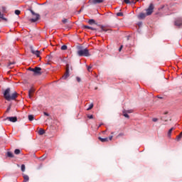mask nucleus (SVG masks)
I'll use <instances>...</instances> for the list:
<instances>
[{
  "label": "nucleus",
  "mask_w": 182,
  "mask_h": 182,
  "mask_svg": "<svg viewBox=\"0 0 182 182\" xmlns=\"http://www.w3.org/2000/svg\"><path fill=\"white\" fill-rule=\"evenodd\" d=\"M11 89L7 88L4 93V97L6 100H8L9 102L11 100H15L16 97H18V92H14L13 94L11 95Z\"/></svg>",
  "instance_id": "1"
},
{
  "label": "nucleus",
  "mask_w": 182,
  "mask_h": 182,
  "mask_svg": "<svg viewBox=\"0 0 182 182\" xmlns=\"http://www.w3.org/2000/svg\"><path fill=\"white\" fill-rule=\"evenodd\" d=\"M78 56H90V54L89 53V50L87 48H85L83 50H79L77 51Z\"/></svg>",
  "instance_id": "2"
},
{
  "label": "nucleus",
  "mask_w": 182,
  "mask_h": 182,
  "mask_svg": "<svg viewBox=\"0 0 182 182\" xmlns=\"http://www.w3.org/2000/svg\"><path fill=\"white\" fill-rule=\"evenodd\" d=\"M29 70H31V72H33L34 75H42V68H39V67H36L35 68H30Z\"/></svg>",
  "instance_id": "3"
},
{
  "label": "nucleus",
  "mask_w": 182,
  "mask_h": 182,
  "mask_svg": "<svg viewBox=\"0 0 182 182\" xmlns=\"http://www.w3.org/2000/svg\"><path fill=\"white\" fill-rule=\"evenodd\" d=\"M174 25H175V26H177V28H181L182 17H177L176 18H175Z\"/></svg>",
  "instance_id": "4"
},
{
  "label": "nucleus",
  "mask_w": 182,
  "mask_h": 182,
  "mask_svg": "<svg viewBox=\"0 0 182 182\" xmlns=\"http://www.w3.org/2000/svg\"><path fill=\"white\" fill-rule=\"evenodd\" d=\"M153 11H154V5H153V4H151L149 8L146 9L147 16L151 15L153 14Z\"/></svg>",
  "instance_id": "5"
},
{
  "label": "nucleus",
  "mask_w": 182,
  "mask_h": 182,
  "mask_svg": "<svg viewBox=\"0 0 182 182\" xmlns=\"http://www.w3.org/2000/svg\"><path fill=\"white\" fill-rule=\"evenodd\" d=\"M31 14L33 15H34V16H36V18H31L29 21L30 22H37V21H39V18L41 16H39V14H35V12H33V11H31Z\"/></svg>",
  "instance_id": "6"
},
{
  "label": "nucleus",
  "mask_w": 182,
  "mask_h": 182,
  "mask_svg": "<svg viewBox=\"0 0 182 182\" xmlns=\"http://www.w3.org/2000/svg\"><path fill=\"white\" fill-rule=\"evenodd\" d=\"M69 77V64L66 65L65 73L63 76V79H68Z\"/></svg>",
  "instance_id": "7"
},
{
  "label": "nucleus",
  "mask_w": 182,
  "mask_h": 182,
  "mask_svg": "<svg viewBox=\"0 0 182 182\" xmlns=\"http://www.w3.org/2000/svg\"><path fill=\"white\" fill-rule=\"evenodd\" d=\"M6 120H9V122H12L13 123H15V122L18 121V118L16 117H8L6 118Z\"/></svg>",
  "instance_id": "8"
},
{
  "label": "nucleus",
  "mask_w": 182,
  "mask_h": 182,
  "mask_svg": "<svg viewBox=\"0 0 182 182\" xmlns=\"http://www.w3.org/2000/svg\"><path fill=\"white\" fill-rule=\"evenodd\" d=\"M33 93H35V89L31 88L28 91V97H29V99H32V95H33Z\"/></svg>",
  "instance_id": "9"
},
{
  "label": "nucleus",
  "mask_w": 182,
  "mask_h": 182,
  "mask_svg": "<svg viewBox=\"0 0 182 182\" xmlns=\"http://www.w3.org/2000/svg\"><path fill=\"white\" fill-rule=\"evenodd\" d=\"M98 139L100 141H102V143H106V142L109 141V138H102V137L99 136Z\"/></svg>",
  "instance_id": "10"
},
{
  "label": "nucleus",
  "mask_w": 182,
  "mask_h": 182,
  "mask_svg": "<svg viewBox=\"0 0 182 182\" xmlns=\"http://www.w3.org/2000/svg\"><path fill=\"white\" fill-rule=\"evenodd\" d=\"M31 53H33V55H36L37 56V58H39V56H41V51L39 50H31Z\"/></svg>",
  "instance_id": "11"
},
{
  "label": "nucleus",
  "mask_w": 182,
  "mask_h": 182,
  "mask_svg": "<svg viewBox=\"0 0 182 182\" xmlns=\"http://www.w3.org/2000/svg\"><path fill=\"white\" fill-rule=\"evenodd\" d=\"M100 28H101V32H107V31H110V29L107 28V27H106L105 26H101Z\"/></svg>",
  "instance_id": "12"
},
{
  "label": "nucleus",
  "mask_w": 182,
  "mask_h": 182,
  "mask_svg": "<svg viewBox=\"0 0 182 182\" xmlns=\"http://www.w3.org/2000/svg\"><path fill=\"white\" fill-rule=\"evenodd\" d=\"M104 1H105V0H91V2H92L94 4H102Z\"/></svg>",
  "instance_id": "13"
},
{
  "label": "nucleus",
  "mask_w": 182,
  "mask_h": 182,
  "mask_svg": "<svg viewBox=\"0 0 182 182\" xmlns=\"http://www.w3.org/2000/svg\"><path fill=\"white\" fill-rule=\"evenodd\" d=\"M146 16H147V13L146 14L141 13L139 15V19H144V18H146Z\"/></svg>",
  "instance_id": "14"
},
{
  "label": "nucleus",
  "mask_w": 182,
  "mask_h": 182,
  "mask_svg": "<svg viewBox=\"0 0 182 182\" xmlns=\"http://www.w3.org/2000/svg\"><path fill=\"white\" fill-rule=\"evenodd\" d=\"M38 134L40 135V136H43V134H45V130L43 129H40L39 130H38Z\"/></svg>",
  "instance_id": "15"
},
{
  "label": "nucleus",
  "mask_w": 182,
  "mask_h": 182,
  "mask_svg": "<svg viewBox=\"0 0 182 182\" xmlns=\"http://www.w3.org/2000/svg\"><path fill=\"white\" fill-rule=\"evenodd\" d=\"M85 29H90V31H96V28L90 27L89 26H84Z\"/></svg>",
  "instance_id": "16"
},
{
  "label": "nucleus",
  "mask_w": 182,
  "mask_h": 182,
  "mask_svg": "<svg viewBox=\"0 0 182 182\" xmlns=\"http://www.w3.org/2000/svg\"><path fill=\"white\" fill-rule=\"evenodd\" d=\"M174 130V127L171 128L168 132V136L170 137L171 136V133Z\"/></svg>",
  "instance_id": "17"
},
{
  "label": "nucleus",
  "mask_w": 182,
  "mask_h": 182,
  "mask_svg": "<svg viewBox=\"0 0 182 182\" xmlns=\"http://www.w3.org/2000/svg\"><path fill=\"white\" fill-rule=\"evenodd\" d=\"M23 181H24V182L29 181V176H27V175H24V176H23Z\"/></svg>",
  "instance_id": "18"
},
{
  "label": "nucleus",
  "mask_w": 182,
  "mask_h": 182,
  "mask_svg": "<svg viewBox=\"0 0 182 182\" xmlns=\"http://www.w3.org/2000/svg\"><path fill=\"white\" fill-rule=\"evenodd\" d=\"M7 157H10L11 159L14 158V154L11 151L7 152Z\"/></svg>",
  "instance_id": "19"
},
{
  "label": "nucleus",
  "mask_w": 182,
  "mask_h": 182,
  "mask_svg": "<svg viewBox=\"0 0 182 182\" xmlns=\"http://www.w3.org/2000/svg\"><path fill=\"white\" fill-rule=\"evenodd\" d=\"M95 21L94 20V19H90L89 21H88V23L90 24V25H93V23H95Z\"/></svg>",
  "instance_id": "20"
},
{
  "label": "nucleus",
  "mask_w": 182,
  "mask_h": 182,
  "mask_svg": "<svg viewBox=\"0 0 182 182\" xmlns=\"http://www.w3.org/2000/svg\"><path fill=\"white\" fill-rule=\"evenodd\" d=\"M66 49H68V46L66 45L61 46V50H66Z\"/></svg>",
  "instance_id": "21"
},
{
  "label": "nucleus",
  "mask_w": 182,
  "mask_h": 182,
  "mask_svg": "<svg viewBox=\"0 0 182 182\" xmlns=\"http://www.w3.org/2000/svg\"><path fill=\"white\" fill-rule=\"evenodd\" d=\"M21 154V150L19 149H15L14 151V154Z\"/></svg>",
  "instance_id": "22"
},
{
  "label": "nucleus",
  "mask_w": 182,
  "mask_h": 182,
  "mask_svg": "<svg viewBox=\"0 0 182 182\" xmlns=\"http://www.w3.org/2000/svg\"><path fill=\"white\" fill-rule=\"evenodd\" d=\"M182 137V132L176 136L177 140H180Z\"/></svg>",
  "instance_id": "23"
},
{
  "label": "nucleus",
  "mask_w": 182,
  "mask_h": 182,
  "mask_svg": "<svg viewBox=\"0 0 182 182\" xmlns=\"http://www.w3.org/2000/svg\"><path fill=\"white\" fill-rule=\"evenodd\" d=\"M123 114L124 116V117H127V119H129V114H127V113H126V111H123Z\"/></svg>",
  "instance_id": "24"
},
{
  "label": "nucleus",
  "mask_w": 182,
  "mask_h": 182,
  "mask_svg": "<svg viewBox=\"0 0 182 182\" xmlns=\"http://www.w3.org/2000/svg\"><path fill=\"white\" fill-rule=\"evenodd\" d=\"M28 120L32 122V120H33V115H28Z\"/></svg>",
  "instance_id": "25"
},
{
  "label": "nucleus",
  "mask_w": 182,
  "mask_h": 182,
  "mask_svg": "<svg viewBox=\"0 0 182 182\" xmlns=\"http://www.w3.org/2000/svg\"><path fill=\"white\" fill-rule=\"evenodd\" d=\"M92 65L87 66V69L88 72H92Z\"/></svg>",
  "instance_id": "26"
},
{
  "label": "nucleus",
  "mask_w": 182,
  "mask_h": 182,
  "mask_svg": "<svg viewBox=\"0 0 182 182\" xmlns=\"http://www.w3.org/2000/svg\"><path fill=\"white\" fill-rule=\"evenodd\" d=\"M93 109V104L90 105V107L87 109V110H92Z\"/></svg>",
  "instance_id": "27"
},
{
  "label": "nucleus",
  "mask_w": 182,
  "mask_h": 182,
  "mask_svg": "<svg viewBox=\"0 0 182 182\" xmlns=\"http://www.w3.org/2000/svg\"><path fill=\"white\" fill-rule=\"evenodd\" d=\"M15 14H16V15H20V14H21V11H19V10H16V11H15Z\"/></svg>",
  "instance_id": "28"
},
{
  "label": "nucleus",
  "mask_w": 182,
  "mask_h": 182,
  "mask_svg": "<svg viewBox=\"0 0 182 182\" xmlns=\"http://www.w3.org/2000/svg\"><path fill=\"white\" fill-rule=\"evenodd\" d=\"M21 171H25V164L21 165Z\"/></svg>",
  "instance_id": "29"
},
{
  "label": "nucleus",
  "mask_w": 182,
  "mask_h": 182,
  "mask_svg": "<svg viewBox=\"0 0 182 182\" xmlns=\"http://www.w3.org/2000/svg\"><path fill=\"white\" fill-rule=\"evenodd\" d=\"M117 16H123V13L119 12V13L117 14Z\"/></svg>",
  "instance_id": "30"
},
{
  "label": "nucleus",
  "mask_w": 182,
  "mask_h": 182,
  "mask_svg": "<svg viewBox=\"0 0 182 182\" xmlns=\"http://www.w3.org/2000/svg\"><path fill=\"white\" fill-rule=\"evenodd\" d=\"M62 22H63V23H66V22H68V19L64 18V19H63Z\"/></svg>",
  "instance_id": "31"
},
{
  "label": "nucleus",
  "mask_w": 182,
  "mask_h": 182,
  "mask_svg": "<svg viewBox=\"0 0 182 182\" xmlns=\"http://www.w3.org/2000/svg\"><path fill=\"white\" fill-rule=\"evenodd\" d=\"M158 121H159V119H157V118H153L152 119V122H158Z\"/></svg>",
  "instance_id": "32"
},
{
  "label": "nucleus",
  "mask_w": 182,
  "mask_h": 182,
  "mask_svg": "<svg viewBox=\"0 0 182 182\" xmlns=\"http://www.w3.org/2000/svg\"><path fill=\"white\" fill-rule=\"evenodd\" d=\"M124 2L126 4H131L130 0H124Z\"/></svg>",
  "instance_id": "33"
},
{
  "label": "nucleus",
  "mask_w": 182,
  "mask_h": 182,
  "mask_svg": "<svg viewBox=\"0 0 182 182\" xmlns=\"http://www.w3.org/2000/svg\"><path fill=\"white\" fill-rule=\"evenodd\" d=\"M127 113H133V110L131 109V110H127L126 111Z\"/></svg>",
  "instance_id": "34"
},
{
  "label": "nucleus",
  "mask_w": 182,
  "mask_h": 182,
  "mask_svg": "<svg viewBox=\"0 0 182 182\" xmlns=\"http://www.w3.org/2000/svg\"><path fill=\"white\" fill-rule=\"evenodd\" d=\"M129 4H136V1L134 0H132V1H130Z\"/></svg>",
  "instance_id": "35"
},
{
  "label": "nucleus",
  "mask_w": 182,
  "mask_h": 182,
  "mask_svg": "<svg viewBox=\"0 0 182 182\" xmlns=\"http://www.w3.org/2000/svg\"><path fill=\"white\" fill-rule=\"evenodd\" d=\"M122 49H123V46H121L119 49V52H122Z\"/></svg>",
  "instance_id": "36"
},
{
  "label": "nucleus",
  "mask_w": 182,
  "mask_h": 182,
  "mask_svg": "<svg viewBox=\"0 0 182 182\" xmlns=\"http://www.w3.org/2000/svg\"><path fill=\"white\" fill-rule=\"evenodd\" d=\"M87 117L88 119H93V115H88Z\"/></svg>",
  "instance_id": "37"
},
{
  "label": "nucleus",
  "mask_w": 182,
  "mask_h": 182,
  "mask_svg": "<svg viewBox=\"0 0 182 182\" xmlns=\"http://www.w3.org/2000/svg\"><path fill=\"white\" fill-rule=\"evenodd\" d=\"M11 110V107H9L6 109V112L8 113V112H9Z\"/></svg>",
  "instance_id": "38"
},
{
  "label": "nucleus",
  "mask_w": 182,
  "mask_h": 182,
  "mask_svg": "<svg viewBox=\"0 0 182 182\" xmlns=\"http://www.w3.org/2000/svg\"><path fill=\"white\" fill-rule=\"evenodd\" d=\"M44 116H49V114L48 112H43Z\"/></svg>",
  "instance_id": "39"
},
{
  "label": "nucleus",
  "mask_w": 182,
  "mask_h": 182,
  "mask_svg": "<svg viewBox=\"0 0 182 182\" xmlns=\"http://www.w3.org/2000/svg\"><path fill=\"white\" fill-rule=\"evenodd\" d=\"M11 65H14V63H9V64L8 65V67H9V68H12V67H11Z\"/></svg>",
  "instance_id": "40"
},
{
  "label": "nucleus",
  "mask_w": 182,
  "mask_h": 182,
  "mask_svg": "<svg viewBox=\"0 0 182 182\" xmlns=\"http://www.w3.org/2000/svg\"><path fill=\"white\" fill-rule=\"evenodd\" d=\"M112 139H113V136H110L109 137V140H112Z\"/></svg>",
  "instance_id": "41"
},
{
  "label": "nucleus",
  "mask_w": 182,
  "mask_h": 182,
  "mask_svg": "<svg viewBox=\"0 0 182 182\" xmlns=\"http://www.w3.org/2000/svg\"><path fill=\"white\" fill-rule=\"evenodd\" d=\"M77 82H80V78H79V77H77Z\"/></svg>",
  "instance_id": "42"
},
{
  "label": "nucleus",
  "mask_w": 182,
  "mask_h": 182,
  "mask_svg": "<svg viewBox=\"0 0 182 182\" xmlns=\"http://www.w3.org/2000/svg\"><path fill=\"white\" fill-rule=\"evenodd\" d=\"M2 15L1 14V11H0V18H2Z\"/></svg>",
  "instance_id": "43"
},
{
  "label": "nucleus",
  "mask_w": 182,
  "mask_h": 182,
  "mask_svg": "<svg viewBox=\"0 0 182 182\" xmlns=\"http://www.w3.org/2000/svg\"><path fill=\"white\" fill-rule=\"evenodd\" d=\"M79 12H82V9L81 10H80V11Z\"/></svg>",
  "instance_id": "44"
},
{
  "label": "nucleus",
  "mask_w": 182,
  "mask_h": 182,
  "mask_svg": "<svg viewBox=\"0 0 182 182\" xmlns=\"http://www.w3.org/2000/svg\"><path fill=\"white\" fill-rule=\"evenodd\" d=\"M111 134H114V132H112Z\"/></svg>",
  "instance_id": "45"
},
{
  "label": "nucleus",
  "mask_w": 182,
  "mask_h": 182,
  "mask_svg": "<svg viewBox=\"0 0 182 182\" xmlns=\"http://www.w3.org/2000/svg\"><path fill=\"white\" fill-rule=\"evenodd\" d=\"M136 2L139 1V0H136Z\"/></svg>",
  "instance_id": "46"
}]
</instances>
